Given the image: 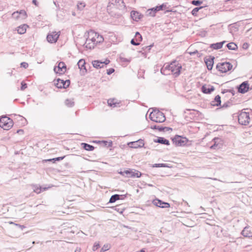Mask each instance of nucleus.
<instances>
[{"label": "nucleus", "instance_id": "obj_10", "mask_svg": "<svg viewBox=\"0 0 252 252\" xmlns=\"http://www.w3.org/2000/svg\"><path fill=\"white\" fill-rule=\"evenodd\" d=\"M126 173V177L127 178H139L141 176L140 172L134 169H128L125 170Z\"/></svg>", "mask_w": 252, "mask_h": 252}, {"label": "nucleus", "instance_id": "obj_19", "mask_svg": "<svg viewBox=\"0 0 252 252\" xmlns=\"http://www.w3.org/2000/svg\"><path fill=\"white\" fill-rule=\"evenodd\" d=\"M241 234L245 237H252V232L249 226H246L241 232Z\"/></svg>", "mask_w": 252, "mask_h": 252}, {"label": "nucleus", "instance_id": "obj_38", "mask_svg": "<svg viewBox=\"0 0 252 252\" xmlns=\"http://www.w3.org/2000/svg\"><path fill=\"white\" fill-rule=\"evenodd\" d=\"M219 140H220V138H219L218 137H215V138H214L213 141L214 142V144L210 147V149H216L217 148V147H218V144H217V143L218 142V141Z\"/></svg>", "mask_w": 252, "mask_h": 252}, {"label": "nucleus", "instance_id": "obj_63", "mask_svg": "<svg viewBox=\"0 0 252 252\" xmlns=\"http://www.w3.org/2000/svg\"><path fill=\"white\" fill-rule=\"evenodd\" d=\"M118 173L126 177V173H125V170L124 171H119Z\"/></svg>", "mask_w": 252, "mask_h": 252}, {"label": "nucleus", "instance_id": "obj_12", "mask_svg": "<svg viewBox=\"0 0 252 252\" xmlns=\"http://www.w3.org/2000/svg\"><path fill=\"white\" fill-rule=\"evenodd\" d=\"M238 92L241 94H245L249 90V84L248 81H244L237 86Z\"/></svg>", "mask_w": 252, "mask_h": 252}, {"label": "nucleus", "instance_id": "obj_18", "mask_svg": "<svg viewBox=\"0 0 252 252\" xmlns=\"http://www.w3.org/2000/svg\"><path fill=\"white\" fill-rule=\"evenodd\" d=\"M130 16L132 19L135 21H138L143 17V15L139 12L134 10L131 11Z\"/></svg>", "mask_w": 252, "mask_h": 252}, {"label": "nucleus", "instance_id": "obj_7", "mask_svg": "<svg viewBox=\"0 0 252 252\" xmlns=\"http://www.w3.org/2000/svg\"><path fill=\"white\" fill-rule=\"evenodd\" d=\"M165 7L166 5L164 4L157 5L155 7L148 9L146 11V15L149 16L154 17L157 12L163 10Z\"/></svg>", "mask_w": 252, "mask_h": 252}, {"label": "nucleus", "instance_id": "obj_53", "mask_svg": "<svg viewBox=\"0 0 252 252\" xmlns=\"http://www.w3.org/2000/svg\"><path fill=\"white\" fill-rule=\"evenodd\" d=\"M12 16L16 19L20 18L19 11L13 12L12 14Z\"/></svg>", "mask_w": 252, "mask_h": 252}, {"label": "nucleus", "instance_id": "obj_41", "mask_svg": "<svg viewBox=\"0 0 252 252\" xmlns=\"http://www.w3.org/2000/svg\"><path fill=\"white\" fill-rule=\"evenodd\" d=\"M135 36L136 37V40L137 42H139L140 43V42L142 41V37L139 32H137L135 33Z\"/></svg>", "mask_w": 252, "mask_h": 252}, {"label": "nucleus", "instance_id": "obj_51", "mask_svg": "<svg viewBox=\"0 0 252 252\" xmlns=\"http://www.w3.org/2000/svg\"><path fill=\"white\" fill-rule=\"evenodd\" d=\"M154 46V44H152L149 46H145L143 48V49L144 50H145L146 52L147 51H150V50H151V48L152 47H153Z\"/></svg>", "mask_w": 252, "mask_h": 252}, {"label": "nucleus", "instance_id": "obj_28", "mask_svg": "<svg viewBox=\"0 0 252 252\" xmlns=\"http://www.w3.org/2000/svg\"><path fill=\"white\" fill-rule=\"evenodd\" d=\"M92 64L93 66L96 68H101L104 67L102 62L98 60L94 61Z\"/></svg>", "mask_w": 252, "mask_h": 252}, {"label": "nucleus", "instance_id": "obj_24", "mask_svg": "<svg viewBox=\"0 0 252 252\" xmlns=\"http://www.w3.org/2000/svg\"><path fill=\"white\" fill-rule=\"evenodd\" d=\"M63 80H62L60 78L55 79L54 81V85L57 88L62 89L63 87H64L63 86Z\"/></svg>", "mask_w": 252, "mask_h": 252}, {"label": "nucleus", "instance_id": "obj_22", "mask_svg": "<svg viewBox=\"0 0 252 252\" xmlns=\"http://www.w3.org/2000/svg\"><path fill=\"white\" fill-rule=\"evenodd\" d=\"M211 104L213 106H220L221 104L220 96L219 95H216L214 100L211 101Z\"/></svg>", "mask_w": 252, "mask_h": 252}, {"label": "nucleus", "instance_id": "obj_50", "mask_svg": "<svg viewBox=\"0 0 252 252\" xmlns=\"http://www.w3.org/2000/svg\"><path fill=\"white\" fill-rule=\"evenodd\" d=\"M102 142L104 144V145L105 146H107V147H111L112 145V142L111 141V142H107V141H103Z\"/></svg>", "mask_w": 252, "mask_h": 252}, {"label": "nucleus", "instance_id": "obj_21", "mask_svg": "<svg viewBox=\"0 0 252 252\" xmlns=\"http://www.w3.org/2000/svg\"><path fill=\"white\" fill-rule=\"evenodd\" d=\"M225 42V41H223L221 42L211 44L210 45V47L215 50L221 49Z\"/></svg>", "mask_w": 252, "mask_h": 252}, {"label": "nucleus", "instance_id": "obj_43", "mask_svg": "<svg viewBox=\"0 0 252 252\" xmlns=\"http://www.w3.org/2000/svg\"><path fill=\"white\" fill-rule=\"evenodd\" d=\"M232 105H233L232 102L227 101L223 104V105L221 106V108H227L228 107L231 106Z\"/></svg>", "mask_w": 252, "mask_h": 252}, {"label": "nucleus", "instance_id": "obj_59", "mask_svg": "<svg viewBox=\"0 0 252 252\" xmlns=\"http://www.w3.org/2000/svg\"><path fill=\"white\" fill-rule=\"evenodd\" d=\"M15 225L18 227L19 228H20L21 230H23V229L26 227L24 225H21V224H18V223L15 224Z\"/></svg>", "mask_w": 252, "mask_h": 252}, {"label": "nucleus", "instance_id": "obj_47", "mask_svg": "<svg viewBox=\"0 0 252 252\" xmlns=\"http://www.w3.org/2000/svg\"><path fill=\"white\" fill-rule=\"evenodd\" d=\"M70 81L69 80H66L63 81V86L64 87H63V88L66 89L70 85Z\"/></svg>", "mask_w": 252, "mask_h": 252}, {"label": "nucleus", "instance_id": "obj_4", "mask_svg": "<svg viewBox=\"0 0 252 252\" xmlns=\"http://www.w3.org/2000/svg\"><path fill=\"white\" fill-rule=\"evenodd\" d=\"M13 125L12 119L6 116H3L0 119V127L4 130H9Z\"/></svg>", "mask_w": 252, "mask_h": 252}, {"label": "nucleus", "instance_id": "obj_61", "mask_svg": "<svg viewBox=\"0 0 252 252\" xmlns=\"http://www.w3.org/2000/svg\"><path fill=\"white\" fill-rule=\"evenodd\" d=\"M119 206H115V210L117 211L118 212H120L121 214H122L124 211V209L120 210V209L118 208Z\"/></svg>", "mask_w": 252, "mask_h": 252}, {"label": "nucleus", "instance_id": "obj_52", "mask_svg": "<svg viewBox=\"0 0 252 252\" xmlns=\"http://www.w3.org/2000/svg\"><path fill=\"white\" fill-rule=\"evenodd\" d=\"M85 4L83 2H80L77 4L78 8L79 10H82L83 8L85 7Z\"/></svg>", "mask_w": 252, "mask_h": 252}, {"label": "nucleus", "instance_id": "obj_54", "mask_svg": "<svg viewBox=\"0 0 252 252\" xmlns=\"http://www.w3.org/2000/svg\"><path fill=\"white\" fill-rule=\"evenodd\" d=\"M27 88V84L26 83H24L23 81H22L21 82V90H24Z\"/></svg>", "mask_w": 252, "mask_h": 252}, {"label": "nucleus", "instance_id": "obj_58", "mask_svg": "<svg viewBox=\"0 0 252 252\" xmlns=\"http://www.w3.org/2000/svg\"><path fill=\"white\" fill-rule=\"evenodd\" d=\"M115 71V69L113 68H110L107 70V74L108 75H110L113 73Z\"/></svg>", "mask_w": 252, "mask_h": 252}, {"label": "nucleus", "instance_id": "obj_20", "mask_svg": "<svg viewBox=\"0 0 252 252\" xmlns=\"http://www.w3.org/2000/svg\"><path fill=\"white\" fill-rule=\"evenodd\" d=\"M154 142L166 145H169L170 144L168 140L162 137H158L157 139L154 140Z\"/></svg>", "mask_w": 252, "mask_h": 252}, {"label": "nucleus", "instance_id": "obj_34", "mask_svg": "<svg viewBox=\"0 0 252 252\" xmlns=\"http://www.w3.org/2000/svg\"><path fill=\"white\" fill-rule=\"evenodd\" d=\"M65 157V156H64L63 157H58V158H56L48 159L47 160H45V161H52L54 163L56 161H59L63 160Z\"/></svg>", "mask_w": 252, "mask_h": 252}, {"label": "nucleus", "instance_id": "obj_6", "mask_svg": "<svg viewBox=\"0 0 252 252\" xmlns=\"http://www.w3.org/2000/svg\"><path fill=\"white\" fill-rule=\"evenodd\" d=\"M172 64H173V66L170 69V72L172 73L175 77H177L181 73V70L182 68V65L176 61L172 62Z\"/></svg>", "mask_w": 252, "mask_h": 252}, {"label": "nucleus", "instance_id": "obj_39", "mask_svg": "<svg viewBox=\"0 0 252 252\" xmlns=\"http://www.w3.org/2000/svg\"><path fill=\"white\" fill-rule=\"evenodd\" d=\"M96 38H97V39L96 40V41H95L96 45L97 43H102L104 40V38H103V36L102 35H99L98 33Z\"/></svg>", "mask_w": 252, "mask_h": 252}, {"label": "nucleus", "instance_id": "obj_60", "mask_svg": "<svg viewBox=\"0 0 252 252\" xmlns=\"http://www.w3.org/2000/svg\"><path fill=\"white\" fill-rule=\"evenodd\" d=\"M249 47V45L248 43H244L243 45H242V48L244 49H247Z\"/></svg>", "mask_w": 252, "mask_h": 252}, {"label": "nucleus", "instance_id": "obj_64", "mask_svg": "<svg viewBox=\"0 0 252 252\" xmlns=\"http://www.w3.org/2000/svg\"><path fill=\"white\" fill-rule=\"evenodd\" d=\"M17 133H19V134H23L24 130L23 129H18L17 131Z\"/></svg>", "mask_w": 252, "mask_h": 252}, {"label": "nucleus", "instance_id": "obj_57", "mask_svg": "<svg viewBox=\"0 0 252 252\" xmlns=\"http://www.w3.org/2000/svg\"><path fill=\"white\" fill-rule=\"evenodd\" d=\"M126 195H127V194H119L118 199L119 200H123L125 198H126Z\"/></svg>", "mask_w": 252, "mask_h": 252}, {"label": "nucleus", "instance_id": "obj_33", "mask_svg": "<svg viewBox=\"0 0 252 252\" xmlns=\"http://www.w3.org/2000/svg\"><path fill=\"white\" fill-rule=\"evenodd\" d=\"M207 6L205 5V6H199V7H195L194 8H193L191 13L192 14V15L193 16H196L197 15V12H198V11L200 10V9H202L203 8L205 7H206Z\"/></svg>", "mask_w": 252, "mask_h": 252}, {"label": "nucleus", "instance_id": "obj_23", "mask_svg": "<svg viewBox=\"0 0 252 252\" xmlns=\"http://www.w3.org/2000/svg\"><path fill=\"white\" fill-rule=\"evenodd\" d=\"M49 188H46V187H42L40 186L37 185H33V191L36 192V193H40L41 192L46 190L47 189H48Z\"/></svg>", "mask_w": 252, "mask_h": 252}, {"label": "nucleus", "instance_id": "obj_55", "mask_svg": "<svg viewBox=\"0 0 252 252\" xmlns=\"http://www.w3.org/2000/svg\"><path fill=\"white\" fill-rule=\"evenodd\" d=\"M130 43L132 45L135 46L139 45L140 44V43L139 42H137L136 40L135 41L134 39H132L131 40Z\"/></svg>", "mask_w": 252, "mask_h": 252}, {"label": "nucleus", "instance_id": "obj_3", "mask_svg": "<svg viewBox=\"0 0 252 252\" xmlns=\"http://www.w3.org/2000/svg\"><path fill=\"white\" fill-rule=\"evenodd\" d=\"M239 123L241 125L247 126L250 122V114L248 112L241 111L238 115Z\"/></svg>", "mask_w": 252, "mask_h": 252}, {"label": "nucleus", "instance_id": "obj_45", "mask_svg": "<svg viewBox=\"0 0 252 252\" xmlns=\"http://www.w3.org/2000/svg\"><path fill=\"white\" fill-rule=\"evenodd\" d=\"M19 13L20 18L22 19L25 18L26 17L27 13L25 10H20L19 12Z\"/></svg>", "mask_w": 252, "mask_h": 252}, {"label": "nucleus", "instance_id": "obj_36", "mask_svg": "<svg viewBox=\"0 0 252 252\" xmlns=\"http://www.w3.org/2000/svg\"><path fill=\"white\" fill-rule=\"evenodd\" d=\"M119 194H116L112 195L109 199V203H114L118 200Z\"/></svg>", "mask_w": 252, "mask_h": 252}, {"label": "nucleus", "instance_id": "obj_32", "mask_svg": "<svg viewBox=\"0 0 252 252\" xmlns=\"http://www.w3.org/2000/svg\"><path fill=\"white\" fill-rule=\"evenodd\" d=\"M65 104L68 107H72L74 105V102L73 99H66L65 100Z\"/></svg>", "mask_w": 252, "mask_h": 252}, {"label": "nucleus", "instance_id": "obj_44", "mask_svg": "<svg viewBox=\"0 0 252 252\" xmlns=\"http://www.w3.org/2000/svg\"><path fill=\"white\" fill-rule=\"evenodd\" d=\"M110 249V246L108 244H105L100 250V252H104L108 251Z\"/></svg>", "mask_w": 252, "mask_h": 252}, {"label": "nucleus", "instance_id": "obj_30", "mask_svg": "<svg viewBox=\"0 0 252 252\" xmlns=\"http://www.w3.org/2000/svg\"><path fill=\"white\" fill-rule=\"evenodd\" d=\"M226 47L229 50H236L238 48L237 45L234 42H230L226 45Z\"/></svg>", "mask_w": 252, "mask_h": 252}, {"label": "nucleus", "instance_id": "obj_35", "mask_svg": "<svg viewBox=\"0 0 252 252\" xmlns=\"http://www.w3.org/2000/svg\"><path fill=\"white\" fill-rule=\"evenodd\" d=\"M119 2L122 4L123 0H110L109 3V6H111V5H113L115 8L117 4Z\"/></svg>", "mask_w": 252, "mask_h": 252}, {"label": "nucleus", "instance_id": "obj_25", "mask_svg": "<svg viewBox=\"0 0 252 252\" xmlns=\"http://www.w3.org/2000/svg\"><path fill=\"white\" fill-rule=\"evenodd\" d=\"M85 64H86L85 61L83 59H80L77 63V65L78 66L79 68L81 70H84L85 72H86L87 69L86 68Z\"/></svg>", "mask_w": 252, "mask_h": 252}, {"label": "nucleus", "instance_id": "obj_56", "mask_svg": "<svg viewBox=\"0 0 252 252\" xmlns=\"http://www.w3.org/2000/svg\"><path fill=\"white\" fill-rule=\"evenodd\" d=\"M21 67H23L24 68H27L28 67V63L26 62H22L21 63Z\"/></svg>", "mask_w": 252, "mask_h": 252}, {"label": "nucleus", "instance_id": "obj_1", "mask_svg": "<svg viewBox=\"0 0 252 252\" xmlns=\"http://www.w3.org/2000/svg\"><path fill=\"white\" fill-rule=\"evenodd\" d=\"M95 35L94 31L91 30L86 33L84 35V37L86 38V42L84 44V47L89 49L94 48L96 45V39H94V35Z\"/></svg>", "mask_w": 252, "mask_h": 252}, {"label": "nucleus", "instance_id": "obj_13", "mask_svg": "<svg viewBox=\"0 0 252 252\" xmlns=\"http://www.w3.org/2000/svg\"><path fill=\"white\" fill-rule=\"evenodd\" d=\"M127 145L132 148H141L144 146V142L143 139H140L136 141L130 142L127 143Z\"/></svg>", "mask_w": 252, "mask_h": 252}, {"label": "nucleus", "instance_id": "obj_48", "mask_svg": "<svg viewBox=\"0 0 252 252\" xmlns=\"http://www.w3.org/2000/svg\"><path fill=\"white\" fill-rule=\"evenodd\" d=\"M227 92L230 93L232 95H234L235 94V91L233 89L224 90L222 92V93L224 94Z\"/></svg>", "mask_w": 252, "mask_h": 252}, {"label": "nucleus", "instance_id": "obj_8", "mask_svg": "<svg viewBox=\"0 0 252 252\" xmlns=\"http://www.w3.org/2000/svg\"><path fill=\"white\" fill-rule=\"evenodd\" d=\"M172 140L173 143L177 146H184L188 141V139L186 137H183L178 135H175Z\"/></svg>", "mask_w": 252, "mask_h": 252}, {"label": "nucleus", "instance_id": "obj_49", "mask_svg": "<svg viewBox=\"0 0 252 252\" xmlns=\"http://www.w3.org/2000/svg\"><path fill=\"white\" fill-rule=\"evenodd\" d=\"M172 131V128L169 127L162 126V131L167 132Z\"/></svg>", "mask_w": 252, "mask_h": 252}, {"label": "nucleus", "instance_id": "obj_11", "mask_svg": "<svg viewBox=\"0 0 252 252\" xmlns=\"http://www.w3.org/2000/svg\"><path fill=\"white\" fill-rule=\"evenodd\" d=\"M66 66L63 62L59 63L58 66H55L54 70L55 73L59 74L64 73L66 71Z\"/></svg>", "mask_w": 252, "mask_h": 252}, {"label": "nucleus", "instance_id": "obj_17", "mask_svg": "<svg viewBox=\"0 0 252 252\" xmlns=\"http://www.w3.org/2000/svg\"><path fill=\"white\" fill-rule=\"evenodd\" d=\"M172 66H173L172 62L170 64H167L165 66L164 65L160 69L161 73L164 75L169 74V72H170V69L172 68Z\"/></svg>", "mask_w": 252, "mask_h": 252}, {"label": "nucleus", "instance_id": "obj_15", "mask_svg": "<svg viewBox=\"0 0 252 252\" xmlns=\"http://www.w3.org/2000/svg\"><path fill=\"white\" fill-rule=\"evenodd\" d=\"M214 59L215 57L211 56H210L208 58H205L204 59V62L206 64L207 69L209 70H212L213 68Z\"/></svg>", "mask_w": 252, "mask_h": 252}, {"label": "nucleus", "instance_id": "obj_2", "mask_svg": "<svg viewBox=\"0 0 252 252\" xmlns=\"http://www.w3.org/2000/svg\"><path fill=\"white\" fill-rule=\"evenodd\" d=\"M149 118L151 121L159 123H163L166 120L164 114L156 108L153 109V111L151 112Z\"/></svg>", "mask_w": 252, "mask_h": 252}, {"label": "nucleus", "instance_id": "obj_40", "mask_svg": "<svg viewBox=\"0 0 252 252\" xmlns=\"http://www.w3.org/2000/svg\"><path fill=\"white\" fill-rule=\"evenodd\" d=\"M203 3V1L200 0H193L191 3L195 6H199Z\"/></svg>", "mask_w": 252, "mask_h": 252}, {"label": "nucleus", "instance_id": "obj_29", "mask_svg": "<svg viewBox=\"0 0 252 252\" xmlns=\"http://www.w3.org/2000/svg\"><path fill=\"white\" fill-rule=\"evenodd\" d=\"M115 100V99H114V98L109 99L107 100L108 105L109 106L112 107H118V106H119V103L115 102L114 101Z\"/></svg>", "mask_w": 252, "mask_h": 252}, {"label": "nucleus", "instance_id": "obj_27", "mask_svg": "<svg viewBox=\"0 0 252 252\" xmlns=\"http://www.w3.org/2000/svg\"><path fill=\"white\" fill-rule=\"evenodd\" d=\"M28 26L26 24L21 25L18 27L17 32L20 34H24L26 32Z\"/></svg>", "mask_w": 252, "mask_h": 252}, {"label": "nucleus", "instance_id": "obj_37", "mask_svg": "<svg viewBox=\"0 0 252 252\" xmlns=\"http://www.w3.org/2000/svg\"><path fill=\"white\" fill-rule=\"evenodd\" d=\"M153 167H169L167 164L166 163H155L153 164Z\"/></svg>", "mask_w": 252, "mask_h": 252}, {"label": "nucleus", "instance_id": "obj_26", "mask_svg": "<svg viewBox=\"0 0 252 252\" xmlns=\"http://www.w3.org/2000/svg\"><path fill=\"white\" fill-rule=\"evenodd\" d=\"M82 147L86 151H92L94 149V147L86 143H81Z\"/></svg>", "mask_w": 252, "mask_h": 252}, {"label": "nucleus", "instance_id": "obj_14", "mask_svg": "<svg viewBox=\"0 0 252 252\" xmlns=\"http://www.w3.org/2000/svg\"><path fill=\"white\" fill-rule=\"evenodd\" d=\"M153 203L154 205L162 208L170 207L169 203H168V202H164L158 198L153 200Z\"/></svg>", "mask_w": 252, "mask_h": 252}, {"label": "nucleus", "instance_id": "obj_5", "mask_svg": "<svg viewBox=\"0 0 252 252\" xmlns=\"http://www.w3.org/2000/svg\"><path fill=\"white\" fill-rule=\"evenodd\" d=\"M233 65L229 62H223L218 63L217 65V69L221 73H226L232 69Z\"/></svg>", "mask_w": 252, "mask_h": 252}, {"label": "nucleus", "instance_id": "obj_9", "mask_svg": "<svg viewBox=\"0 0 252 252\" xmlns=\"http://www.w3.org/2000/svg\"><path fill=\"white\" fill-rule=\"evenodd\" d=\"M60 35V32H52L49 33L48 35H47V41L51 43H56Z\"/></svg>", "mask_w": 252, "mask_h": 252}, {"label": "nucleus", "instance_id": "obj_62", "mask_svg": "<svg viewBox=\"0 0 252 252\" xmlns=\"http://www.w3.org/2000/svg\"><path fill=\"white\" fill-rule=\"evenodd\" d=\"M109 63H110V61H109V60H108V59H106V60H105V61L102 62L103 65H104V66L105 65H107V64H108Z\"/></svg>", "mask_w": 252, "mask_h": 252}, {"label": "nucleus", "instance_id": "obj_42", "mask_svg": "<svg viewBox=\"0 0 252 252\" xmlns=\"http://www.w3.org/2000/svg\"><path fill=\"white\" fill-rule=\"evenodd\" d=\"M151 128L153 129H158L159 131H162V126L157 125H151Z\"/></svg>", "mask_w": 252, "mask_h": 252}, {"label": "nucleus", "instance_id": "obj_31", "mask_svg": "<svg viewBox=\"0 0 252 252\" xmlns=\"http://www.w3.org/2000/svg\"><path fill=\"white\" fill-rule=\"evenodd\" d=\"M115 8L122 11H125L126 10V5L123 0L122 4L120 2L118 3Z\"/></svg>", "mask_w": 252, "mask_h": 252}, {"label": "nucleus", "instance_id": "obj_46", "mask_svg": "<svg viewBox=\"0 0 252 252\" xmlns=\"http://www.w3.org/2000/svg\"><path fill=\"white\" fill-rule=\"evenodd\" d=\"M99 247H100V245L99 244V242H95L93 247L92 250L94 252L96 250H97Z\"/></svg>", "mask_w": 252, "mask_h": 252}, {"label": "nucleus", "instance_id": "obj_16", "mask_svg": "<svg viewBox=\"0 0 252 252\" xmlns=\"http://www.w3.org/2000/svg\"><path fill=\"white\" fill-rule=\"evenodd\" d=\"M214 90V87L210 85H204L201 87L202 92L205 94H210Z\"/></svg>", "mask_w": 252, "mask_h": 252}]
</instances>
